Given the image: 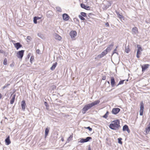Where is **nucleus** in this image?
Returning <instances> with one entry per match:
<instances>
[{
  "mask_svg": "<svg viewBox=\"0 0 150 150\" xmlns=\"http://www.w3.org/2000/svg\"><path fill=\"white\" fill-rule=\"evenodd\" d=\"M121 140H122V139L121 138H120L118 139V143L120 144H122V142L121 141Z\"/></svg>",
  "mask_w": 150,
  "mask_h": 150,
  "instance_id": "f704fd0d",
  "label": "nucleus"
},
{
  "mask_svg": "<svg viewBox=\"0 0 150 150\" xmlns=\"http://www.w3.org/2000/svg\"><path fill=\"white\" fill-rule=\"evenodd\" d=\"M45 103H47V102H45Z\"/></svg>",
  "mask_w": 150,
  "mask_h": 150,
  "instance_id": "603ef678",
  "label": "nucleus"
},
{
  "mask_svg": "<svg viewBox=\"0 0 150 150\" xmlns=\"http://www.w3.org/2000/svg\"><path fill=\"white\" fill-rule=\"evenodd\" d=\"M30 38V36H28L27 37V39H29Z\"/></svg>",
  "mask_w": 150,
  "mask_h": 150,
  "instance_id": "a18cd8bd",
  "label": "nucleus"
},
{
  "mask_svg": "<svg viewBox=\"0 0 150 150\" xmlns=\"http://www.w3.org/2000/svg\"><path fill=\"white\" fill-rule=\"evenodd\" d=\"M137 50H139V51H142L143 50L142 49V47H141L140 45H137Z\"/></svg>",
  "mask_w": 150,
  "mask_h": 150,
  "instance_id": "b1692460",
  "label": "nucleus"
},
{
  "mask_svg": "<svg viewBox=\"0 0 150 150\" xmlns=\"http://www.w3.org/2000/svg\"><path fill=\"white\" fill-rule=\"evenodd\" d=\"M55 67L56 66H52L51 67V69L52 70H53L55 68Z\"/></svg>",
  "mask_w": 150,
  "mask_h": 150,
  "instance_id": "ea45409f",
  "label": "nucleus"
},
{
  "mask_svg": "<svg viewBox=\"0 0 150 150\" xmlns=\"http://www.w3.org/2000/svg\"><path fill=\"white\" fill-rule=\"evenodd\" d=\"M62 17L63 20L66 21L68 20L70 18L69 16L66 13L63 14L62 15Z\"/></svg>",
  "mask_w": 150,
  "mask_h": 150,
  "instance_id": "9b49d317",
  "label": "nucleus"
},
{
  "mask_svg": "<svg viewBox=\"0 0 150 150\" xmlns=\"http://www.w3.org/2000/svg\"><path fill=\"white\" fill-rule=\"evenodd\" d=\"M10 85L9 84H7L6 85V86H7V87L8 86H9Z\"/></svg>",
  "mask_w": 150,
  "mask_h": 150,
  "instance_id": "09e8293b",
  "label": "nucleus"
},
{
  "mask_svg": "<svg viewBox=\"0 0 150 150\" xmlns=\"http://www.w3.org/2000/svg\"><path fill=\"white\" fill-rule=\"evenodd\" d=\"M109 127L112 129L116 130L120 127V121L118 119L115 120L111 122L109 125Z\"/></svg>",
  "mask_w": 150,
  "mask_h": 150,
  "instance_id": "f03ea898",
  "label": "nucleus"
},
{
  "mask_svg": "<svg viewBox=\"0 0 150 150\" xmlns=\"http://www.w3.org/2000/svg\"><path fill=\"white\" fill-rule=\"evenodd\" d=\"M41 18V17H36V18L37 19V20H39Z\"/></svg>",
  "mask_w": 150,
  "mask_h": 150,
  "instance_id": "79ce46f5",
  "label": "nucleus"
},
{
  "mask_svg": "<svg viewBox=\"0 0 150 150\" xmlns=\"http://www.w3.org/2000/svg\"><path fill=\"white\" fill-rule=\"evenodd\" d=\"M109 114V112L108 111L106 112V113L103 116V117L105 119L107 118Z\"/></svg>",
  "mask_w": 150,
  "mask_h": 150,
  "instance_id": "4be33fe9",
  "label": "nucleus"
},
{
  "mask_svg": "<svg viewBox=\"0 0 150 150\" xmlns=\"http://www.w3.org/2000/svg\"><path fill=\"white\" fill-rule=\"evenodd\" d=\"M125 80H122V81H120L119 83L118 84V85H121V84H122L124 83V81H125Z\"/></svg>",
  "mask_w": 150,
  "mask_h": 150,
  "instance_id": "2f4dec72",
  "label": "nucleus"
},
{
  "mask_svg": "<svg viewBox=\"0 0 150 150\" xmlns=\"http://www.w3.org/2000/svg\"><path fill=\"white\" fill-rule=\"evenodd\" d=\"M7 87V86H6V85H5V86H4L3 87V88L4 89V88H6V87Z\"/></svg>",
  "mask_w": 150,
  "mask_h": 150,
  "instance_id": "c03bdc74",
  "label": "nucleus"
},
{
  "mask_svg": "<svg viewBox=\"0 0 150 150\" xmlns=\"http://www.w3.org/2000/svg\"><path fill=\"white\" fill-rule=\"evenodd\" d=\"M100 102L99 100H96L91 103L87 104L84 106L82 109V113L83 114L85 113L88 110L90 109L93 106L98 104Z\"/></svg>",
  "mask_w": 150,
  "mask_h": 150,
  "instance_id": "f257e3e1",
  "label": "nucleus"
},
{
  "mask_svg": "<svg viewBox=\"0 0 150 150\" xmlns=\"http://www.w3.org/2000/svg\"><path fill=\"white\" fill-rule=\"evenodd\" d=\"M70 35L71 36V38L74 40H75V37L77 35V33L75 31H71L70 33Z\"/></svg>",
  "mask_w": 150,
  "mask_h": 150,
  "instance_id": "423d86ee",
  "label": "nucleus"
},
{
  "mask_svg": "<svg viewBox=\"0 0 150 150\" xmlns=\"http://www.w3.org/2000/svg\"><path fill=\"white\" fill-rule=\"evenodd\" d=\"M79 17L82 20L84 21L85 20V18L81 16H79Z\"/></svg>",
  "mask_w": 150,
  "mask_h": 150,
  "instance_id": "473e14b6",
  "label": "nucleus"
},
{
  "mask_svg": "<svg viewBox=\"0 0 150 150\" xmlns=\"http://www.w3.org/2000/svg\"><path fill=\"white\" fill-rule=\"evenodd\" d=\"M92 138L91 137H88L85 139H82L80 140V142L82 143L87 142L89 141V140L91 139Z\"/></svg>",
  "mask_w": 150,
  "mask_h": 150,
  "instance_id": "6e6552de",
  "label": "nucleus"
},
{
  "mask_svg": "<svg viewBox=\"0 0 150 150\" xmlns=\"http://www.w3.org/2000/svg\"><path fill=\"white\" fill-rule=\"evenodd\" d=\"M81 16L83 17H86V13L84 12H81Z\"/></svg>",
  "mask_w": 150,
  "mask_h": 150,
  "instance_id": "c756f323",
  "label": "nucleus"
},
{
  "mask_svg": "<svg viewBox=\"0 0 150 150\" xmlns=\"http://www.w3.org/2000/svg\"><path fill=\"white\" fill-rule=\"evenodd\" d=\"M49 132V128H46L45 130V138H46Z\"/></svg>",
  "mask_w": 150,
  "mask_h": 150,
  "instance_id": "f3484780",
  "label": "nucleus"
},
{
  "mask_svg": "<svg viewBox=\"0 0 150 150\" xmlns=\"http://www.w3.org/2000/svg\"><path fill=\"white\" fill-rule=\"evenodd\" d=\"M122 130L124 131H127L128 133L130 132V131L127 125H125L123 126Z\"/></svg>",
  "mask_w": 150,
  "mask_h": 150,
  "instance_id": "9d476101",
  "label": "nucleus"
},
{
  "mask_svg": "<svg viewBox=\"0 0 150 150\" xmlns=\"http://www.w3.org/2000/svg\"><path fill=\"white\" fill-rule=\"evenodd\" d=\"M130 50L129 46L125 47V52L127 53H129L130 52Z\"/></svg>",
  "mask_w": 150,
  "mask_h": 150,
  "instance_id": "412c9836",
  "label": "nucleus"
},
{
  "mask_svg": "<svg viewBox=\"0 0 150 150\" xmlns=\"http://www.w3.org/2000/svg\"><path fill=\"white\" fill-rule=\"evenodd\" d=\"M34 56H31V57L30 59V62L31 63H32V62L34 60Z\"/></svg>",
  "mask_w": 150,
  "mask_h": 150,
  "instance_id": "c85d7f7f",
  "label": "nucleus"
},
{
  "mask_svg": "<svg viewBox=\"0 0 150 150\" xmlns=\"http://www.w3.org/2000/svg\"><path fill=\"white\" fill-rule=\"evenodd\" d=\"M81 6L82 8H84L86 10H89L90 9V7L86 6L84 4H81Z\"/></svg>",
  "mask_w": 150,
  "mask_h": 150,
  "instance_id": "f8f14e48",
  "label": "nucleus"
},
{
  "mask_svg": "<svg viewBox=\"0 0 150 150\" xmlns=\"http://www.w3.org/2000/svg\"><path fill=\"white\" fill-rule=\"evenodd\" d=\"M37 20L36 18V16L34 17L33 18V21H34V23H35V24L37 23Z\"/></svg>",
  "mask_w": 150,
  "mask_h": 150,
  "instance_id": "7c9ffc66",
  "label": "nucleus"
},
{
  "mask_svg": "<svg viewBox=\"0 0 150 150\" xmlns=\"http://www.w3.org/2000/svg\"><path fill=\"white\" fill-rule=\"evenodd\" d=\"M150 131V122L149 123V124L148 125V127H147L145 129V132L146 133V134H148L149 132Z\"/></svg>",
  "mask_w": 150,
  "mask_h": 150,
  "instance_id": "dca6fc26",
  "label": "nucleus"
},
{
  "mask_svg": "<svg viewBox=\"0 0 150 150\" xmlns=\"http://www.w3.org/2000/svg\"><path fill=\"white\" fill-rule=\"evenodd\" d=\"M55 38L56 40L60 41L62 39V37L59 35L56 34L55 36Z\"/></svg>",
  "mask_w": 150,
  "mask_h": 150,
  "instance_id": "a211bd4d",
  "label": "nucleus"
},
{
  "mask_svg": "<svg viewBox=\"0 0 150 150\" xmlns=\"http://www.w3.org/2000/svg\"><path fill=\"white\" fill-rule=\"evenodd\" d=\"M6 144V145H8L11 143V142L10 139V136H8L5 140Z\"/></svg>",
  "mask_w": 150,
  "mask_h": 150,
  "instance_id": "4468645a",
  "label": "nucleus"
},
{
  "mask_svg": "<svg viewBox=\"0 0 150 150\" xmlns=\"http://www.w3.org/2000/svg\"><path fill=\"white\" fill-rule=\"evenodd\" d=\"M115 82L113 77H111V84L112 87H113L115 85Z\"/></svg>",
  "mask_w": 150,
  "mask_h": 150,
  "instance_id": "2eb2a0df",
  "label": "nucleus"
},
{
  "mask_svg": "<svg viewBox=\"0 0 150 150\" xmlns=\"http://www.w3.org/2000/svg\"><path fill=\"white\" fill-rule=\"evenodd\" d=\"M61 140L62 141V142L64 141V138L63 137H62V138H61Z\"/></svg>",
  "mask_w": 150,
  "mask_h": 150,
  "instance_id": "37998d69",
  "label": "nucleus"
},
{
  "mask_svg": "<svg viewBox=\"0 0 150 150\" xmlns=\"http://www.w3.org/2000/svg\"><path fill=\"white\" fill-rule=\"evenodd\" d=\"M15 42V41H13L12 42Z\"/></svg>",
  "mask_w": 150,
  "mask_h": 150,
  "instance_id": "864d4df0",
  "label": "nucleus"
},
{
  "mask_svg": "<svg viewBox=\"0 0 150 150\" xmlns=\"http://www.w3.org/2000/svg\"><path fill=\"white\" fill-rule=\"evenodd\" d=\"M57 9L58 11H59V12H61V11H62V10H61V8L59 7L57 8Z\"/></svg>",
  "mask_w": 150,
  "mask_h": 150,
  "instance_id": "e433bc0d",
  "label": "nucleus"
},
{
  "mask_svg": "<svg viewBox=\"0 0 150 150\" xmlns=\"http://www.w3.org/2000/svg\"><path fill=\"white\" fill-rule=\"evenodd\" d=\"M117 15L118 17L120 19H121L123 18L122 15L120 14L119 13H117Z\"/></svg>",
  "mask_w": 150,
  "mask_h": 150,
  "instance_id": "bb28decb",
  "label": "nucleus"
},
{
  "mask_svg": "<svg viewBox=\"0 0 150 150\" xmlns=\"http://www.w3.org/2000/svg\"><path fill=\"white\" fill-rule=\"evenodd\" d=\"M15 96H16L15 94H14V95H13L12 98L10 100V103L11 104H13L14 103V101H15Z\"/></svg>",
  "mask_w": 150,
  "mask_h": 150,
  "instance_id": "aec40b11",
  "label": "nucleus"
},
{
  "mask_svg": "<svg viewBox=\"0 0 150 150\" xmlns=\"http://www.w3.org/2000/svg\"><path fill=\"white\" fill-rule=\"evenodd\" d=\"M110 50L109 47H108L107 49L102 52L100 54L98 55L97 57L98 58H100L105 55L108 53V51Z\"/></svg>",
  "mask_w": 150,
  "mask_h": 150,
  "instance_id": "7ed1b4c3",
  "label": "nucleus"
},
{
  "mask_svg": "<svg viewBox=\"0 0 150 150\" xmlns=\"http://www.w3.org/2000/svg\"><path fill=\"white\" fill-rule=\"evenodd\" d=\"M24 50H21L18 52L17 53V56L18 58L22 59L24 53Z\"/></svg>",
  "mask_w": 150,
  "mask_h": 150,
  "instance_id": "20e7f679",
  "label": "nucleus"
},
{
  "mask_svg": "<svg viewBox=\"0 0 150 150\" xmlns=\"http://www.w3.org/2000/svg\"><path fill=\"white\" fill-rule=\"evenodd\" d=\"M72 138H73V134H72L71 135L69 136V137L68 138V139H67L68 141H69L71 140L72 139Z\"/></svg>",
  "mask_w": 150,
  "mask_h": 150,
  "instance_id": "cd10ccee",
  "label": "nucleus"
},
{
  "mask_svg": "<svg viewBox=\"0 0 150 150\" xmlns=\"http://www.w3.org/2000/svg\"><path fill=\"white\" fill-rule=\"evenodd\" d=\"M85 128L87 129H88L89 131H91L92 130V128H91L90 127H85Z\"/></svg>",
  "mask_w": 150,
  "mask_h": 150,
  "instance_id": "c9c22d12",
  "label": "nucleus"
},
{
  "mask_svg": "<svg viewBox=\"0 0 150 150\" xmlns=\"http://www.w3.org/2000/svg\"><path fill=\"white\" fill-rule=\"evenodd\" d=\"M13 43L15 47L17 50H18L21 47L22 45L19 42H17L16 43Z\"/></svg>",
  "mask_w": 150,
  "mask_h": 150,
  "instance_id": "1a4fd4ad",
  "label": "nucleus"
},
{
  "mask_svg": "<svg viewBox=\"0 0 150 150\" xmlns=\"http://www.w3.org/2000/svg\"><path fill=\"white\" fill-rule=\"evenodd\" d=\"M141 52H142V51H139V50H137V58H139L140 55L141 54Z\"/></svg>",
  "mask_w": 150,
  "mask_h": 150,
  "instance_id": "5701e85b",
  "label": "nucleus"
},
{
  "mask_svg": "<svg viewBox=\"0 0 150 150\" xmlns=\"http://www.w3.org/2000/svg\"><path fill=\"white\" fill-rule=\"evenodd\" d=\"M144 66H149V65L148 64H146V65H145Z\"/></svg>",
  "mask_w": 150,
  "mask_h": 150,
  "instance_id": "8fccbe9b",
  "label": "nucleus"
},
{
  "mask_svg": "<svg viewBox=\"0 0 150 150\" xmlns=\"http://www.w3.org/2000/svg\"><path fill=\"white\" fill-rule=\"evenodd\" d=\"M120 110L118 108H113L112 111V113L116 115L120 111Z\"/></svg>",
  "mask_w": 150,
  "mask_h": 150,
  "instance_id": "0eeeda50",
  "label": "nucleus"
},
{
  "mask_svg": "<svg viewBox=\"0 0 150 150\" xmlns=\"http://www.w3.org/2000/svg\"><path fill=\"white\" fill-rule=\"evenodd\" d=\"M132 31L135 34L138 33L139 32L137 28L135 27L132 28Z\"/></svg>",
  "mask_w": 150,
  "mask_h": 150,
  "instance_id": "6ab92c4d",
  "label": "nucleus"
},
{
  "mask_svg": "<svg viewBox=\"0 0 150 150\" xmlns=\"http://www.w3.org/2000/svg\"><path fill=\"white\" fill-rule=\"evenodd\" d=\"M117 46L116 47V48L114 50L113 53V54L114 53H116V54H118V53L116 52L117 51Z\"/></svg>",
  "mask_w": 150,
  "mask_h": 150,
  "instance_id": "72a5a7b5",
  "label": "nucleus"
},
{
  "mask_svg": "<svg viewBox=\"0 0 150 150\" xmlns=\"http://www.w3.org/2000/svg\"><path fill=\"white\" fill-rule=\"evenodd\" d=\"M148 68V66H142V71H145Z\"/></svg>",
  "mask_w": 150,
  "mask_h": 150,
  "instance_id": "393cba45",
  "label": "nucleus"
},
{
  "mask_svg": "<svg viewBox=\"0 0 150 150\" xmlns=\"http://www.w3.org/2000/svg\"><path fill=\"white\" fill-rule=\"evenodd\" d=\"M21 105L22 110H24L25 109V107L26 106L25 101L24 100H23L22 101L21 103Z\"/></svg>",
  "mask_w": 150,
  "mask_h": 150,
  "instance_id": "ddd939ff",
  "label": "nucleus"
},
{
  "mask_svg": "<svg viewBox=\"0 0 150 150\" xmlns=\"http://www.w3.org/2000/svg\"><path fill=\"white\" fill-rule=\"evenodd\" d=\"M106 77L105 76H103L102 79L103 80H105L106 79Z\"/></svg>",
  "mask_w": 150,
  "mask_h": 150,
  "instance_id": "58836bf2",
  "label": "nucleus"
},
{
  "mask_svg": "<svg viewBox=\"0 0 150 150\" xmlns=\"http://www.w3.org/2000/svg\"><path fill=\"white\" fill-rule=\"evenodd\" d=\"M88 150H91V149L90 147H89L88 148Z\"/></svg>",
  "mask_w": 150,
  "mask_h": 150,
  "instance_id": "49530a36",
  "label": "nucleus"
},
{
  "mask_svg": "<svg viewBox=\"0 0 150 150\" xmlns=\"http://www.w3.org/2000/svg\"><path fill=\"white\" fill-rule=\"evenodd\" d=\"M3 64L4 65H6L7 64V60L6 59V58H5L3 62Z\"/></svg>",
  "mask_w": 150,
  "mask_h": 150,
  "instance_id": "a878e982",
  "label": "nucleus"
},
{
  "mask_svg": "<svg viewBox=\"0 0 150 150\" xmlns=\"http://www.w3.org/2000/svg\"><path fill=\"white\" fill-rule=\"evenodd\" d=\"M36 52L38 54H40V51L39 49H38L36 50Z\"/></svg>",
  "mask_w": 150,
  "mask_h": 150,
  "instance_id": "4c0bfd02",
  "label": "nucleus"
},
{
  "mask_svg": "<svg viewBox=\"0 0 150 150\" xmlns=\"http://www.w3.org/2000/svg\"><path fill=\"white\" fill-rule=\"evenodd\" d=\"M105 25L107 27H109V25L108 22L106 23Z\"/></svg>",
  "mask_w": 150,
  "mask_h": 150,
  "instance_id": "a19ab883",
  "label": "nucleus"
},
{
  "mask_svg": "<svg viewBox=\"0 0 150 150\" xmlns=\"http://www.w3.org/2000/svg\"><path fill=\"white\" fill-rule=\"evenodd\" d=\"M144 109V104L143 101H141L140 103V115H142Z\"/></svg>",
  "mask_w": 150,
  "mask_h": 150,
  "instance_id": "39448f33",
  "label": "nucleus"
},
{
  "mask_svg": "<svg viewBox=\"0 0 150 150\" xmlns=\"http://www.w3.org/2000/svg\"><path fill=\"white\" fill-rule=\"evenodd\" d=\"M57 64V63H56L55 64H54L52 66H56Z\"/></svg>",
  "mask_w": 150,
  "mask_h": 150,
  "instance_id": "de8ad7c7",
  "label": "nucleus"
},
{
  "mask_svg": "<svg viewBox=\"0 0 150 150\" xmlns=\"http://www.w3.org/2000/svg\"><path fill=\"white\" fill-rule=\"evenodd\" d=\"M108 83L109 84L110 83H109V81H108Z\"/></svg>",
  "mask_w": 150,
  "mask_h": 150,
  "instance_id": "3c124183",
  "label": "nucleus"
}]
</instances>
